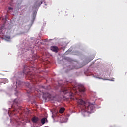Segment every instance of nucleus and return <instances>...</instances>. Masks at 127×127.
I'll return each instance as SVG.
<instances>
[{
  "mask_svg": "<svg viewBox=\"0 0 127 127\" xmlns=\"http://www.w3.org/2000/svg\"><path fill=\"white\" fill-rule=\"evenodd\" d=\"M51 50L53 51V52L57 53V52H58V48L55 46H53L51 47Z\"/></svg>",
  "mask_w": 127,
  "mask_h": 127,
  "instance_id": "obj_6",
  "label": "nucleus"
},
{
  "mask_svg": "<svg viewBox=\"0 0 127 127\" xmlns=\"http://www.w3.org/2000/svg\"><path fill=\"white\" fill-rule=\"evenodd\" d=\"M62 92H63L64 94H67V93H69L70 89H68L67 87H64L62 90Z\"/></svg>",
  "mask_w": 127,
  "mask_h": 127,
  "instance_id": "obj_8",
  "label": "nucleus"
},
{
  "mask_svg": "<svg viewBox=\"0 0 127 127\" xmlns=\"http://www.w3.org/2000/svg\"><path fill=\"white\" fill-rule=\"evenodd\" d=\"M21 84H23L21 81H17L16 82V88H18V87H21Z\"/></svg>",
  "mask_w": 127,
  "mask_h": 127,
  "instance_id": "obj_9",
  "label": "nucleus"
},
{
  "mask_svg": "<svg viewBox=\"0 0 127 127\" xmlns=\"http://www.w3.org/2000/svg\"><path fill=\"white\" fill-rule=\"evenodd\" d=\"M46 120V118H43L41 120V123L42 125H44L45 124V121Z\"/></svg>",
  "mask_w": 127,
  "mask_h": 127,
  "instance_id": "obj_11",
  "label": "nucleus"
},
{
  "mask_svg": "<svg viewBox=\"0 0 127 127\" xmlns=\"http://www.w3.org/2000/svg\"><path fill=\"white\" fill-rule=\"evenodd\" d=\"M2 83H3V79L0 78V85H1Z\"/></svg>",
  "mask_w": 127,
  "mask_h": 127,
  "instance_id": "obj_14",
  "label": "nucleus"
},
{
  "mask_svg": "<svg viewBox=\"0 0 127 127\" xmlns=\"http://www.w3.org/2000/svg\"><path fill=\"white\" fill-rule=\"evenodd\" d=\"M77 103L79 107H80L81 110L83 111V112L92 113L93 110L95 109V105L94 104H92L90 102H85L82 99L78 100Z\"/></svg>",
  "mask_w": 127,
  "mask_h": 127,
  "instance_id": "obj_1",
  "label": "nucleus"
},
{
  "mask_svg": "<svg viewBox=\"0 0 127 127\" xmlns=\"http://www.w3.org/2000/svg\"><path fill=\"white\" fill-rule=\"evenodd\" d=\"M39 121V118H38V117L34 116L32 118V122L34 124H36V123H37V122H38Z\"/></svg>",
  "mask_w": 127,
  "mask_h": 127,
  "instance_id": "obj_7",
  "label": "nucleus"
},
{
  "mask_svg": "<svg viewBox=\"0 0 127 127\" xmlns=\"http://www.w3.org/2000/svg\"><path fill=\"white\" fill-rule=\"evenodd\" d=\"M25 86H27V93L29 94V93H32V88H31L30 84L29 82L24 83Z\"/></svg>",
  "mask_w": 127,
  "mask_h": 127,
  "instance_id": "obj_3",
  "label": "nucleus"
},
{
  "mask_svg": "<svg viewBox=\"0 0 127 127\" xmlns=\"http://www.w3.org/2000/svg\"><path fill=\"white\" fill-rule=\"evenodd\" d=\"M8 9H9V10H12V7H9Z\"/></svg>",
  "mask_w": 127,
  "mask_h": 127,
  "instance_id": "obj_16",
  "label": "nucleus"
},
{
  "mask_svg": "<svg viewBox=\"0 0 127 127\" xmlns=\"http://www.w3.org/2000/svg\"><path fill=\"white\" fill-rule=\"evenodd\" d=\"M64 111H65V108H61L59 110V113H60V114H63V113H64Z\"/></svg>",
  "mask_w": 127,
  "mask_h": 127,
  "instance_id": "obj_10",
  "label": "nucleus"
},
{
  "mask_svg": "<svg viewBox=\"0 0 127 127\" xmlns=\"http://www.w3.org/2000/svg\"><path fill=\"white\" fill-rule=\"evenodd\" d=\"M14 104H15L16 105H17V104H18V99H15L14 100Z\"/></svg>",
  "mask_w": 127,
  "mask_h": 127,
  "instance_id": "obj_12",
  "label": "nucleus"
},
{
  "mask_svg": "<svg viewBox=\"0 0 127 127\" xmlns=\"http://www.w3.org/2000/svg\"><path fill=\"white\" fill-rule=\"evenodd\" d=\"M6 38H7V39H10V36H6Z\"/></svg>",
  "mask_w": 127,
  "mask_h": 127,
  "instance_id": "obj_15",
  "label": "nucleus"
},
{
  "mask_svg": "<svg viewBox=\"0 0 127 127\" xmlns=\"http://www.w3.org/2000/svg\"><path fill=\"white\" fill-rule=\"evenodd\" d=\"M23 73L24 74H25V75H26L27 76H28V77H29V78L32 79V82H36V76L34 75L31 74L30 71H26L25 67H24V68Z\"/></svg>",
  "mask_w": 127,
  "mask_h": 127,
  "instance_id": "obj_2",
  "label": "nucleus"
},
{
  "mask_svg": "<svg viewBox=\"0 0 127 127\" xmlns=\"http://www.w3.org/2000/svg\"><path fill=\"white\" fill-rule=\"evenodd\" d=\"M78 89L80 93H84V92H85L86 90V89L84 87V85H83L82 84H79L78 86Z\"/></svg>",
  "mask_w": 127,
  "mask_h": 127,
  "instance_id": "obj_4",
  "label": "nucleus"
},
{
  "mask_svg": "<svg viewBox=\"0 0 127 127\" xmlns=\"http://www.w3.org/2000/svg\"><path fill=\"white\" fill-rule=\"evenodd\" d=\"M43 98L45 100H47V99H50L51 98V95L49 94L48 92H45L43 93Z\"/></svg>",
  "mask_w": 127,
  "mask_h": 127,
  "instance_id": "obj_5",
  "label": "nucleus"
},
{
  "mask_svg": "<svg viewBox=\"0 0 127 127\" xmlns=\"http://www.w3.org/2000/svg\"><path fill=\"white\" fill-rule=\"evenodd\" d=\"M40 90H37V92H41V89H44V86H40Z\"/></svg>",
  "mask_w": 127,
  "mask_h": 127,
  "instance_id": "obj_13",
  "label": "nucleus"
}]
</instances>
